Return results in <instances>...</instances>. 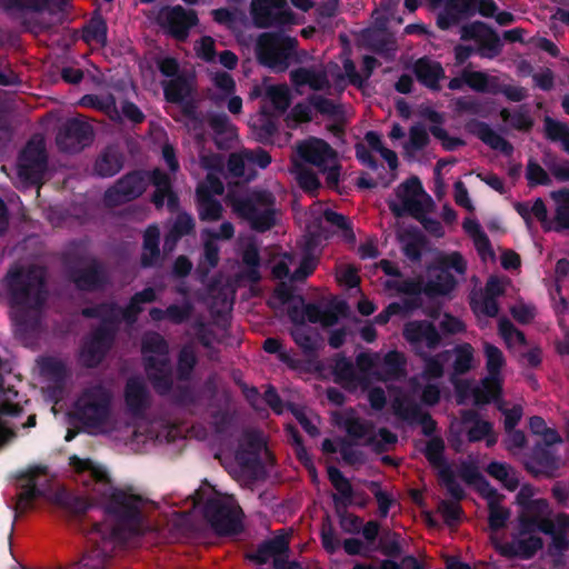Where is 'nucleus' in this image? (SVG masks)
<instances>
[{"label":"nucleus","mask_w":569,"mask_h":569,"mask_svg":"<svg viewBox=\"0 0 569 569\" xmlns=\"http://www.w3.org/2000/svg\"><path fill=\"white\" fill-rule=\"evenodd\" d=\"M429 141L426 129L421 126H413L409 132V141L405 144L407 154H413L427 146Z\"/></svg>","instance_id":"69168bd1"},{"label":"nucleus","mask_w":569,"mask_h":569,"mask_svg":"<svg viewBox=\"0 0 569 569\" xmlns=\"http://www.w3.org/2000/svg\"><path fill=\"white\" fill-rule=\"evenodd\" d=\"M161 19L169 33L178 40H184L188 37L189 29L198 22L193 11H186L181 7L163 10Z\"/></svg>","instance_id":"393cba45"},{"label":"nucleus","mask_w":569,"mask_h":569,"mask_svg":"<svg viewBox=\"0 0 569 569\" xmlns=\"http://www.w3.org/2000/svg\"><path fill=\"white\" fill-rule=\"evenodd\" d=\"M59 503L74 516L84 515L92 503L82 496L72 495L69 492L61 493L58 497Z\"/></svg>","instance_id":"4d7b16f0"},{"label":"nucleus","mask_w":569,"mask_h":569,"mask_svg":"<svg viewBox=\"0 0 569 569\" xmlns=\"http://www.w3.org/2000/svg\"><path fill=\"white\" fill-rule=\"evenodd\" d=\"M465 271L466 261L458 252L446 254L440 258L439 266L428 269L422 290L429 296L447 295L456 284L452 272L463 274Z\"/></svg>","instance_id":"6e6552de"},{"label":"nucleus","mask_w":569,"mask_h":569,"mask_svg":"<svg viewBox=\"0 0 569 569\" xmlns=\"http://www.w3.org/2000/svg\"><path fill=\"white\" fill-rule=\"evenodd\" d=\"M483 353L488 372L487 381H501V370L506 365L502 351L495 345L486 341L483 342Z\"/></svg>","instance_id":"473e14b6"},{"label":"nucleus","mask_w":569,"mask_h":569,"mask_svg":"<svg viewBox=\"0 0 569 569\" xmlns=\"http://www.w3.org/2000/svg\"><path fill=\"white\" fill-rule=\"evenodd\" d=\"M289 551V541L284 536H276L263 540L253 552L247 553L246 558L259 566L268 563L274 557H280Z\"/></svg>","instance_id":"c85d7f7f"},{"label":"nucleus","mask_w":569,"mask_h":569,"mask_svg":"<svg viewBox=\"0 0 569 569\" xmlns=\"http://www.w3.org/2000/svg\"><path fill=\"white\" fill-rule=\"evenodd\" d=\"M91 136L92 130L89 124L79 119H72L60 129L57 143L63 151H79L90 141Z\"/></svg>","instance_id":"412c9836"},{"label":"nucleus","mask_w":569,"mask_h":569,"mask_svg":"<svg viewBox=\"0 0 569 569\" xmlns=\"http://www.w3.org/2000/svg\"><path fill=\"white\" fill-rule=\"evenodd\" d=\"M368 487L377 500L379 517L387 518L390 508L396 502L395 498L387 491L381 490L380 483L378 481H371Z\"/></svg>","instance_id":"e2e57ef3"},{"label":"nucleus","mask_w":569,"mask_h":569,"mask_svg":"<svg viewBox=\"0 0 569 569\" xmlns=\"http://www.w3.org/2000/svg\"><path fill=\"white\" fill-rule=\"evenodd\" d=\"M465 231L471 237L473 240L475 247L477 251L481 256L482 260H488L493 258V251L491 249L490 242L486 233L482 231L480 224L471 218H468L463 221Z\"/></svg>","instance_id":"72a5a7b5"},{"label":"nucleus","mask_w":569,"mask_h":569,"mask_svg":"<svg viewBox=\"0 0 569 569\" xmlns=\"http://www.w3.org/2000/svg\"><path fill=\"white\" fill-rule=\"evenodd\" d=\"M423 455L429 463L438 469V478L448 493L457 502L466 497V492L456 479V473L445 458V441L441 437H432L426 445Z\"/></svg>","instance_id":"f8f14e48"},{"label":"nucleus","mask_w":569,"mask_h":569,"mask_svg":"<svg viewBox=\"0 0 569 569\" xmlns=\"http://www.w3.org/2000/svg\"><path fill=\"white\" fill-rule=\"evenodd\" d=\"M459 477L468 485H477L482 496L497 495V489L491 487L473 462L462 461L459 468Z\"/></svg>","instance_id":"2f4dec72"},{"label":"nucleus","mask_w":569,"mask_h":569,"mask_svg":"<svg viewBox=\"0 0 569 569\" xmlns=\"http://www.w3.org/2000/svg\"><path fill=\"white\" fill-rule=\"evenodd\" d=\"M452 8L459 9L460 19L473 10H478L482 16L490 17L496 12V6L490 0H451Z\"/></svg>","instance_id":"37998d69"},{"label":"nucleus","mask_w":569,"mask_h":569,"mask_svg":"<svg viewBox=\"0 0 569 569\" xmlns=\"http://www.w3.org/2000/svg\"><path fill=\"white\" fill-rule=\"evenodd\" d=\"M449 356V350H445L437 356H429L428 352L419 356L425 361L423 378L428 380L441 378L443 376V361L448 360Z\"/></svg>","instance_id":"a18cd8bd"},{"label":"nucleus","mask_w":569,"mask_h":569,"mask_svg":"<svg viewBox=\"0 0 569 569\" xmlns=\"http://www.w3.org/2000/svg\"><path fill=\"white\" fill-rule=\"evenodd\" d=\"M144 370L153 390L159 396H167L172 390V366L169 357L158 358L156 356H146Z\"/></svg>","instance_id":"6ab92c4d"},{"label":"nucleus","mask_w":569,"mask_h":569,"mask_svg":"<svg viewBox=\"0 0 569 569\" xmlns=\"http://www.w3.org/2000/svg\"><path fill=\"white\" fill-rule=\"evenodd\" d=\"M269 306L281 317L290 320H320L323 315L318 306L307 305L302 297L293 295L286 283H280L269 299Z\"/></svg>","instance_id":"9d476101"},{"label":"nucleus","mask_w":569,"mask_h":569,"mask_svg":"<svg viewBox=\"0 0 569 569\" xmlns=\"http://www.w3.org/2000/svg\"><path fill=\"white\" fill-rule=\"evenodd\" d=\"M97 477L101 488L96 489L94 497L103 500L107 521L91 523L87 536L93 542L92 548L66 569H103L114 542L126 541L141 532L144 499L131 489L114 488L108 472L98 471Z\"/></svg>","instance_id":"f257e3e1"},{"label":"nucleus","mask_w":569,"mask_h":569,"mask_svg":"<svg viewBox=\"0 0 569 569\" xmlns=\"http://www.w3.org/2000/svg\"><path fill=\"white\" fill-rule=\"evenodd\" d=\"M418 79L430 88H436L443 77V69L439 62L421 59L415 67Z\"/></svg>","instance_id":"4c0bfd02"},{"label":"nucleus","mask_w":569,"mask_h":569,"mask_svg":"<svg viewBox=\"0 0 569 569\" xmlns=\"http://www.w3.org/2000/svg\"><path fill=\"white\" fill-rule=\"evenodd\" d=\"M104 108L109 116L113 119H127L132 122H141L143 120V113L137 106L131 102H121V113L118 110L114 99H110V101L106 103Z\"/></svg>","instance_id":"a19ab883"},{"label":"nucleus","mask_w":569,"mask_h":569,"mask_svg":"<svg viewBox=\"0 0 569 569\" xmlns=\"http://www.w3.org/2000/svg\"><path fill=\"white\" fill-rule=\"evenodd\" d=\"M152 181L156 187V192L153 196L154 203L160 207L163 204H168L171 209L176 208V197L170 189L169 178L161 173L159 170H154L152 173Z\"/></svg>","instance_id":"c9c22d12"},{"label":"nucleus","mask_w":569,"mask_h":569,"mask_svg":"<svg viewBox=\"0 0 569 569\" xmlns=\"http://www.w3.org/2000/svg\"><path fill=\"white\" fill-rule=\"evenodd\" d=\"M123 397L128 412L136 418H142L150 407V392L140 377L128 378Z\"/></svg>","instance_id":"5701e85b"},{"label":"nucleus","mask_w":569,"mask_h":569,"mask_svg":"<svg viewBox=\"0 0 569 569\" xmlns=\"http://www.w3.org/2000/svg\"><path fill=\"white\" fill-rule=\"evenodd\" d=\"M208 186H199L197 197L199 202V216L201 220L216 221L220 219L222 213L221 204L212 200L209 193L220 194L223 192L222 183L213 177L212 172L208 173Z\"/></svg>","instance_id":"4be33fe9"},{"label":"nucleus","mask_w":569,"mask_h":569,"mask_svg":"<svg viewBox=\"0 0 569 569\" xmlns=\"http://www.w3.org/2000/svg\"><path fill=\"white\" fill-rule=\"evenodd\" d=\"M42 142L39 140L37 143L31 142L22 153L21 169L22 167H30L32 171H40L42 168Z\"/></svg>","instance_id":"bf43d9fd"},{"label":"nucleus","mask_w":569,"mask_h":569,"mask_svg":"<svg viewBox=\"0 0 569 569\" xmlns=\"http://www.w3.org/2000/svg\"><path fill=\"white\" fill-rule=\"evenodd\" d=\"M270 161V156L263 150H244L230 156L228 168L234 177L250 180L256 176V168L264 169Z\"/></svg>","instance_id":"a211bd4d"},{"label":"nucleus","mask_w":569,"mask_h":569,"mask_svg":"<svg viewBox=\"0 0 569 569\" xmlns=\"http://www.w3.org/2000/svg\"><path fill=\"white\" fill-rule=\"evenodd\" d=\"M543 547V541L539 536H529L527 538L513 539L510 542L498 547L501 556L507 558H520L529 560Z\"/></svg>","instance_id":"bb28decb"},{"label":"nucleus","mask_w":569,"mask_h":569,"mask_svg":"<svg viewBox=\"0 0 569 569\" xmlns=\"http://www.w3.org/2000/svg\"><path fill=\"white\" fill-rule=\"evenodd\" d=\"M509 280L491 277L485 289L475 291L471 297V308L477 317L493 318L497 316L498 306L496 298L502 296L509 287Z\"/></svg>","instance_id":"2eb2a0df"},{"label":"nucleus","mask_w":569,"mask_h":569,"mask_svg":"<svg viewBox=\"0 0 569 569\" xmlns=\"http://www.w3.org/2000/svg\"><path fill=\"white\" fill-rule=\"evenodd\" d=\"M418 306L416 305L415 299H402L397 302L390 303L386 310L379 316L377 320H387L392 317H411V316H421L416 312Z\"/></svg>","instance_id":"09e8293b"},{"label":"nucleus","mask_w":569,"mask_h":569,"mask_svg":"<svg viewBox=\"0 0 569 569\" xmlns=\"http://www.w3.org/2000/svg\"><path fill=\"white\" fill-rule=\"evenodd\" d=\"M296 43V39L291 37L264 33L257 42L258 59L274 71H284Z\"/></svg>","instance_id":"9b49d317"},{"label":"nucleus","mask_w":569,"mask_h":569,"mask_svg":"<svg viewBox=\"0 0 569 569\" xmlns=\"http://www.w3.org/2000/svg\"><path fill=\"white\" fill-rule=\"evenodd\" d=\"M84 40L96 47L107 42V26L101 19H93L84 30Z\"/></svg>","instance_id":"052dcab7"},{"label":"nucleus","mask_w":569,"mask_h":569,"mask_svg":"<svg viewBox=\"0 0 569 569\" xmlns=\"http://www.w3.org/2000/svg\"><path fill=\"white\" fill-rule=\"evenodd\" d=\"M430 6L437 8L445 4L443 10L438 14L437 23L441 29H448L460 20L459 9L452 8L451 0H428Z\"/></svg>","instance_id":"6e6d98bb"},{"label":"nucleus","mask_w":569,"mask_h":569,"mask_svg":"<svg viewBox=\"0 0 569 569\" xmlns=\"http://www.w3.org/2000/svg\"><path fill=\"white\" fill-rule=\"evenodd\" d=\"M202 515L218 536H237L243 531L242 510L231 499L208 498Z\"/></svg>","instance_id":"20e7f679"},{"label":"nucleus","mask_w":569,"mask_h":569,"mask_svg":"<svg viewBox=\"0 0 569 569\" xmlns=\"http://www.w3.org/2000/svg\"><path fill=\"white\" fill-rule=\"evenodd\" d=\"M147 187V179L141 173L128 174L106 193L109 204H118L140 196Z\"/></svg>","instance_id":"b1692460"},{"label":"nucleus","mask_w":569,"mask_h":569,"mask_svg":"<svg viewBox=\"0 0 569 569\" xmlns=\"http://www.w3.org/2000/svg\"><path fill=\"white\" fill-rule=\"evenodd\" d=\"M393 412L400 420L410 426H421V432L426 437H432L437 430V422L421 406L413 400H397L393 405Z\"/></svg>","instance_id":"aec40b11"},{"label":"nucleus","mask_w":569,"mask_h":569,"mask_svg":"<svg viewBox=\"0 0 569 569\" xmlns=\"http://www.w3.org/2000/svg\"><path fill=\"white\" fill-rule=\"evenodd\" d=\"M4 283L11 307L27 315L38 310L46 300L41 268H13L8 272Z\"/></svg>","instance_id":"f03ea898"},{"label":"nucleus","mask_w":569,"mask_h":569,"mask_svg":"<svg viewBox=\"0 0 569 569\" xmlns=\"http://www.w3.org/2000/svg\"><path fill=\"white\" fill-rule=\"evenodd\" d=\"M49 322H13L16 337L28 348H37L50 339Z\"/></svg>","instance_id":"cd10ccee"},{"label":"nucleus","mask_w":569,"mask_h":569,"mask_svg":"<svg viewBox=\"0 0 569 569\" xmlns=\"http://www.w3.org/2000/svg\"><path fill=\"white\" fill-rule=\"evenodd\" d=\"M198 363L197 355L191 346H183L178 353L177 379L181 382L189 381Z\"/></svg>","instance_id":"ea45409f"},{"label":"nucleus","mask_w":569,"mask_h":569,"mask_svg":"<svg viewBox=\"0 0 569 569\" xmlns=\"http://www.w3.org/2000/svg\"><path fill=\"white\" fill-rule=\"evenodd\" d=\"M69 465L77 471V472H83V471H89L90 472V477L93 481V487H92V495L94 496L97 490L96 489H100L101 488V483L97 477V472L98 471H101V472H107L104 469L100 468V467H97L94 466V463L92 462V460L90 459H82L76 455L71 456L69 458Z\"/></svg>","instance_id":"13d9d810"},{"label":"nucleus","mask_w":569,"mask_h":569,"mask_svg":"<svg viewBox=\"0 0 569 569\" xmlns=\"http://www.w3.org/2000/svg\"><path fill=\"white\" fill-rule=\"evenodd\" d=\"M366 141L373 150L380 153V156L387 161L390 169L393 170L398 167V157L396 152L382 144L381 138L378 133L373 131L367 132Z\"/></svg>","instance_id":"680f3d73"},{"label":"nucleus","mask_w":569,"mask_h":569,"mask_svg":"<svg viewBox=\"0 0 569 569\" xmlns=\"http://www.w3.org/2000/svg\"><path fill=\"white\" fill-rule=\"evenodd\" d=\"M46 466H36L20 473L18 479L22 483L14 506L16 517L18 513L21 515L31 509L38 498L46 496L48 480L44 479L43 483L40 482V478L46 477Z\"/></svg>","instance_id":"4468645a"},{"label":"nucleus","mask_w":569,"mask_h":569,"mask_svg":"<svg viewBox=\"0 0 569 569\" xmlns=\"http://www.w3.org/2000/svg\"><path fill=\"white\" fill-rule=\"evenodd\" d=\"M502 392L501 381H487L482 380V388H477L473 391V399L477 406L488 405L492 400L500 398Z\"/></svg>","instance_id":"603ef678"},{"label":"nucleus","mask_w":569,"mask_h":569,"mask_svg":"<svg viewBox=\"0 0 569 569\" xmlns=\"http://www.w3.org/2000/svg\"><path fill=\"white\" fill-rule=\"evenodd\" d=\"M297 156L325 174L328 187L336 188L340 179V164L336 151L323 140L308 138L296 146Z\"/></svg>","instance_id":"39448f33"},{"label":"nucleus","mask_w":569,"mask_h":569,"mask_svg":"<svg viewBox=\"0 0 569 569\" xmlns=\"http://www.w3.org/2000/svg\"><path fill=\"white\" fill-rule=\"evenodd\" d=\"M431 204V198L423 191L421 182L417 178H410L401 183L396 189L395 198L389 201V207L396 216L409 213L418 219Z\"/></svg>","instance_id":"1a4fd4ad"},{"label":"nucleus","mask_w":569,"mask_h":569,"mask_svg":"<svg viewBox=\"0 0 569 569\" xmlns=\"http://www.w3.org/2000/svg\"><path fill=\"white\" fill-rule=\"evenodd\" d=\"M159 237L160 232L157 227H149L143 237V253H142V263L144 266H150L159 258Z\"/></svg>","instance_id":"49530a36"},{"label":"nucleus","mask_w":569,"mask_h":569,"mask_svg":"<svg viewBox=\"0 0 569 569\" xmlns=\"http://www.w3.org/2000/svg\"><path fill=\"white\" fill-rule=\"evenodd\" d=\"M438 511L442 516L445 523L449 527L458 525L463 513L460 505L448 500L440 501Z\"/></svg>","instance_id":"338daca9"},{"label":"nucleus","mask_w":569,"mask_h":569,"mask_svg":"<svg viewBox=\"0 0 569 569\" xmlns=\"http://www.w3.org/2000/svg\"><path fill=\"white\" fill-rule=\"evenodd\" d=\"M290 335L306 356H315L322 347L323 339L311 322H291Z\"/></svg>","instance_id":"a878e982"},{"label":"nucleus","mask_w":569,"mask_h":569,"mask_svg":"<svg viewBox=\"0 0 569 569\" xmlns=\"http://www.w3.org/2000/svg\"><path fill=\"white\" fill-rule=\"evenodd\" d=\"M453 372L456 375L467 373L473 361V348L470 343L458 345L455 349Z\"/></svg>","instance_id":"3c124183"},{"label":"nucleus","mask_w":569,"mask_h":569,"mask_svg":"<svg viewBox=\"0 0 569 569\" xmlns=\"http://www.w3.org/2000/svg\"><path fill=\"white\" fill-rule=\"evenodd\" d=\"M397 441V435L382 427L378 430L377 435L367 437L365 445L371 447L376 453H383L388 450V446L395 445Z\"/></svg>","instance_id":"5fc2aeb1"},{"label":"nucleus","mask_w":569,"mask_h":569,"mask_svg":"<svg viewBox=\"0 0 569 569\" xmlns=\"http://www.w3.org/2000/svg\"><path fill=\"white\" fill-rule=\"evenodd\" d=\"M172 401L180 407L193 406L198 401L194 389L189 385H178L170 391Z\"/></svg>","instance_id":"0e129e2a"},{"label":"nucleus","mask_w":569,"mask_h":569,"mask_svg":"<svg viewBox=\"0 0 569 569\" xmlns=\"http://www.w3.org/2000/svg\"><path fill=\"white\" fill-rule=\"evenodd\" d=\"M112 391L101 382L86 387L74 401L71 417L86 428H100L111 415Z\"/></svg>","instance_id":"7ed1b4c3"},{"label":"nucleus","mask_w":569,"mask_h":569,"mask_svg":"<svg viewBox=\"0 0 569 569\" xmlns=\"http://www.w3.org/2000/svg\"><path fill=\"white\" fill-rule=\"evenodd\" d=\"M545 132L549 140L559 142L562 149L569 153V127L566 123L546 117Z\"/></svg>","instance_id":"c03bdc74"},{"label":"nucleus","mask_w":569,"mask_h":569,"mask_svg":"<svg viewBox=\"0 0 569 569\" xmlns=\"http://www.w3.org/2000/svg\"><path fill=\"white\" fill-rule=\"evenodd\" d=\"M231 204L233 210L248 220L256 230L264 231L276 223L277 212L269 192L252 193L246 199L232 198Z\"/></svg>","instance_id":"0eeeda50"},{"label":"nucleus","mask_w":569,"mask_h":569,"mask_svg":"<svg viewBox=\"0 0 569 569\" xmlns=\"http://www.w3.org/2000/svg\"><path fill=\"white\" fill-rule=\"evenodd\" d=\"M141 351L143 356H156L158 358L169 355V345L158 332H147L142 338Z\"/></svg>","instance_id":"79ce46f5"},{"label":"nucleus","mask_w":569,"mask_h":569,"mask_svg":"<svg viewBox=\"0 0 569 569\" xmlns=\"http://www.w3.org/2000/svg\"><path fill=\"white\" fill-rule=\"evenodd\" d=\"M286 0H253L252 13L256 22L261 26H269L279 20Z\"/></svg>","instance_id":"7c9ffc66"},{"label":"nucleus","mask_w":569,"mask_h":569,"mask_svg":"<svg viewBox=\"0 0 569 569\" xmlns=\"http://www.w3.org/2000/svg\"><path fill=\"white\" fill-rule=\"evenodd\" d=\"M336 423L339 427H342L347 435L355 440L366 439L371 436L370 431L372 426L368 421H363L360 418L356 417H347L343 418L340 415L335 416Z\"/></svg>","instance_id":"58836bf2"},{"label":"nucleus","mask_w":569,"mask_h":569,"mask_svg":"<svg viewBox=\"0 0 569 569\" xmlns=\"http://www.w3.org/2000/svg\"><path fill=\"white\" fill-rule=\"evenodd\" d=\"M403 337L418 356L427 352L425 348L435 350L441 342L435 322H405Z\"/></svg>","instance_id":"dca6fc26"},{"label":"nucleus","mask_w":569,"mask_h":569,"mask_svg":"<svg viewBox=\"0 0 569 569\" xmlns=\"http://www.w3.org/2000/svg\"><path fill=\"white\" fill-rule=\"evenodd\" d=\"M121 169V159L117 151L109 150L96 162L94 170L101 177L116 174Z\"/></svg>","instance_id":"864d4df0"},{"label":"nucleus","mask_w":569,"mask_h":569,"mask_svg":"<svg viewBox=\"0 0 569 569\" xmlns=\"http://www.w3.org/2000/svg\"><path fill=\"white\" fill-rule=\"evenodd\" d=\"M336 228L342 232L348 241H355V234L350 228L349 221L345 216L331 210L328 206L316 203L309 211L307 229L312 236L326 237L327 229Z\"/></svg>","instance_id":"ddd939ff"},{"label":"nucleus","mask_w":569,"mask_h":569,"mask_svg":"<svg viewBox=\"0 0 569 569\" xmlns=\"http://www.w3.org/2000/svg\"><path fill=\"white\" fill-rule=\"evenodd\" d=\"M525 468L535 478H552L560 468V457L553 448L537 442L525 462Z\"/></svg>","instance_id":"f3484780"},{"label":"nucleus","mask_w":569,"mask_h":569,"mask_svg":"<svg viewBox=\"0 0 569 569\" xmlns=\"http://www.w3.org/2000/svg\"><path fill=\"white\" fill-rule=\"evenodd\" d=\"M476 134L492 149L500 150L505 153H510L511 146L489 126L479 123L475 129Z\"/></svg>","instance_id":"8fccbe9b"},{"label":"nucleus","mask_w":569,"mask_h":569,"mask_svg":"<svg viewBox=\"0 0 569 569\" xmlns=\"http://www.w3.org/2000/svg\"><path fill=\"white\" fill-rule=\"evenodd\" d=\"M407 360L402 352L398 350L388 351L382 360L380 368L377 370V377L381 381L400 380L407 375Z\"/></svg>","instance_id":"c756f323"},{"label":"nucleus","mask_w":569,"mask_h":569,"mask_svg":"<svg viewBox=\"0 0 569 569\" xmlns=\"http://www.w3.org/2000/svg\"><path fill=\"white\" fill-rule=\"evenodd\" d=\"M100 325L86 336L80 345L78 361L87 369L98 368L114 343L120 322H99Z\"/></svg>","instance_id":"423d86ee"},{"label":"nucleus","mask_w":569,"mask_h":569,"mask_svg":"<svg viewBox=\"0 0 569 569\" xmlns=\"http://www.w3.org/2000/svg\"><path fill=\"white\" fill-rule=\"evenodd\" d=\"M488 500V525L489 528L497 532L506 527L507 521L510 517L509 509L502 507L499 503L500 495L497 492L496 496H483Z\"/></svg>","instance_id":"e433bc0d"},{"label":"nucleus","mask_w":569,"mask_h":569,"mask_svg":"<svg viewBox=\"0 0 569 569\" xmlns=\"http://www.w3.org/2000/svg\"><path fill=\"white\" fill-rule=\"evenodd\" d=\"M191 86L188 81L180 78L171 80L164 87V94L169 101L179 102L183 100L190 92Z\"/></svg>","instance_id":"774afa93"},{"label":"nucleus","mask_w":569,"mask_h":569,"mask_svg":"<svg viewBox=\"0 0 569 569\" xmlns=\"http://www.w3.org/2000/svg\"><path fill=\"white\" fill-rule=\"evenodd\" d=\"M555 202L553 229H569V190H558L550 193Z\"/></svg>","instance_id":"f704fd0d"},{"label":"nucleus","mask_w":569,"mask_h":569,"mask_svg":"<svg viewBox=\"0 0 569 569\" xmlns=\"http://www.w3.org/2000/svg\"><path fill=\"white\" fill-rule=\"evenodd\" d=\"M291 79L297 86L308 84L315 90H320L328 84L323 73L305 68L292 71Z\"/></svg>","instance_id":"de8ad7c7"}]
</instances>
